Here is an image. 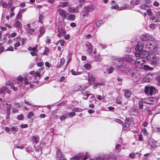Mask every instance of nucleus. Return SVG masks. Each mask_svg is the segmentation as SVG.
Instances as JSON below:
<instances>
[{
	"label": "nucleus",
	"instance_id": "nucleus-1",
	"mask_svg": "<svg viewBox=\"0 0 160 160\" xmlns=\"http://www.w3.org/2000/svg\"><path fill=\"white\" fill-rule=\"evenodd\" d=\"M144 47V44L142 43H138L135 48L136 51L135 55L136 57L141 58H146V59L148 60V56H149L148 52L142 50Z\"/></svg>",
	"mask_w": 160,
	"mask_h": 160
},
{
	"label": "nucleus",
	"instance_id": "nucleus-2",
	"mask_svg": "<svg viewBox=\"0 0 160 160\" xmlns=\"http://www.w3.org/2000/svg\"><path fill=\"white\" fill-rule=\"evenodd\" d=\"M135 101L138 102L139 108L140 109L143 108V103H147L149 104H155L158 102V100L156 98L151 97L146 98L142 101L141 99L136 98L134 100Z\"/></svg>",
	"mask_w": 160,
	"mask_h": 160
},
{
	"label": "nucleus",
	"instance_id": "nucleus-3",
	"mask_svg": "<svg viewBox=\"0 0 160 160\" xmlns=\"http://www.w3.org/2000/svg\"><path fill=\"white\" fill-rule=\"evenodd\" d=\"M145 47L151 52H154L157 50V45H156L155 41L154 40L153 38L147 42Z\"/></svg>",
	"mask_w": 160,
	"mask_h": 160
},
{
	"label": "nucleus",
	"instance_id": "nucleus-4",
	"mask_svg": "<svg viewBox=\"0 0 160 160\" xmlns=\"http://www.w3.org/2000/svg\"><path fill=\"white\" fill-rule=\"evenodd\" d=\"M157 92L156 89L153 86H147L145 87L144 92L148 95H152Z\"/></svg>",
	"mask_w": 160,
	"mask_h": 160
},
{
	"label": "nucleus",
	"instance_id": "nucleus-5",
	"mask_svg": "<svg viewBox=\"0 0 160 160\" xmlns=\"http://www.w3.org/2000/svg\"><path fill=\"white\" fill-rule=\"evenodd\" d=\"M55 31L56 32L58 33L57 36L59 38L64 36L66 33V30L64 28H61L60 29L58 26L56 27Z\"/></svg>",
	"mask_w": 160,
	"mask_h": 160
},
{
	"label": "nucleus",
	"instance_id": "nucleus-6",
	"mask_svg": "<svg viewBox=\"0 0 160 160\" xmlns=\"http://www.w3.org/2000/svg\"><path fill=\"white\" fill-rule=\"evenodd\" d=\"M87 159V156H84L83 153H79L74 156L71 158V160H85Z\"/></svg>",
	"mask_w": 160,
	"mask_h": 160
},
{
	"label": "nucleus",
	"instance_id": "nucleus-7",
	"mask_svg": "<svg viewBox=\"0 0 160 160\" xmlns=\"http://www.w3.org/2000/svg\"><path fill=\"white\" fill-rule=\"evenodd\" d=\"M123 60L131 63H134L135 59H134V57L132 55H126L122 58Z\"/></svg>",
	"mask_w": 160,
	"mask_h": 160
},
{
	"label": "nucleus",
	"instance_id": "nucleus-8",
	"mask_svg": "<svg viewBox=\"0 0 160 160\" xmlns=\"http://www.w3.org/2000/svg\"><path fill=\"white\" fill-rule=\"evenodd\" d=\"M141 59H138L136 60H135V66L136 67L142 68L145 60L143 59L144 58H141Z\"/></svg>",
	"mask_w": 160,
	"mask_h": 160
},
{
	"label": "nucleus",
	"instance_id": "nucleus-9",
	"mask_svg": "<svg viewBox=\"0 0 160 160\" xmlns=\"http://www.w3.org/2000/svg\"><path fill=\"white\" fill-rule=\"evenodd\" d=\"M152 37L148 33L142 34L140 37V40L142 41H149L152 39Z\"/></svg>",
	"mask_w": 160,
	"mask_h": 160
},
{
	"label": "nucleus",
	"instance_id": "nucleus-10",
	"mask_svg": "<svg viewBox=\"0 0 160 160\" xmlns=\"http://www.w3.org/2000/svg\"><path fill=\"white\" fill-rule=\"evenodd\" d=\"M122 71L125 73H129V75L131 76H133L136 73L137 70L135 69H133L132 70H130V68L128 67H126L125 69L122 70Z\"/></svg>",
	"mask_w": 160,
	"mask_h": 160
},
{
	"label": "nucleus",
	"instance_id": "nucleus-11",
	"mask_svg": "<svg viewBox=\"0 0 160 160\" xmlns=\"http://www.w3.org/2000/svg\"><path fill=\"white\" fill-rule=\"evenodd\" d=\"M57 11L59 12L61 17H62V19L66 18L68 17V15L69 14L68 13H66L65 11L61 8H58Z\"/></svg>",
	"mask_w": 160,
	"mask_h": 160
},
{
	"label": "nucleus",
	"instance_id": "nucleus-12",
	"mask_svg": "<svg viewBox=\"0 0 160 160\" xmlns=\"http://www.w3.org/2000/svg\"><path fill=\"white\" fill-rule=\"evenodd\" d=\"M159 57L158 56L152 54L150 55V58L148 60L154 64H156L157 63V61L159 60Z\"/></svg>",
	"mask_w": 160,
	"mask_h": 160
},
{
	"label": "nucleus",
	"instance_id": "nucleus-13",
	"mask_svg": "<svg viewBox=\"0 0 160 160\" xmlns=\"http://www.w3.org/2000/svg\"><path fill=\"white\" fill-rule=\"evenodd\" d=\"M115 61V62H118V66H117V68H120L121 67H123V69H125V67H127V66H123V65L124 64V61L123 60H122L121 59H116L114 60Z\"/></svg>",
	"mask_w": 160,
	"mask_h": 160
},
{
	"label": "nucleus",
	"instance_id": "nucleus-14",
	"mask_svg": "<svg viewBox=\"0 0 160 160\" xmlns=\"http://www.w3.org/2000/svg\"><path fill=\"white\" fill-rule=\"evenodd\" d=\"M156 142L153 139L150 138L148 140V144L151 148H153L156 146Z\"/></svg>",
	"mask_w": 160,
	"mask_h": 160
},
{
	"label": "nucleus",
	"instance_id": "nucleus-15",
	"mask_svg": "<svg viewBox=\"0 0 160 160\" xmlns=\"http://www.w3.org/2000/svg\"><path fill=\"white\" fill-rule=\"evenodd\" d=\"M38 32L39 33L38 36V38H41L45 32V29L44 27L42 26L39 29Z\"/></svg>",
	"mask_w": 160,
	"mask_h": 160
},
{
	"label": "nucleus",
	"instance_id": "nucleus-16",
	"mask_svg": "<svg viewBox=\"0 0 160 160\" xmlns=\"http://www.w3.org/2000/svg\"><path fill=\"white\" fill-rule=\"evenodd\" d=\"M153 78V74L152 73H149L145 77V81L147 82H150Z\"/></svg>",
	"mask_w": 160,
	"mask_h": 160
},
{
	"label": "nucleus",
	"instance_id": "nucleus-17",
	"mask_svg": "<svg viewBox=\"0 0 160 160\" xmlns=\"http://www.w3.org/2000/svg\"><path fill=\"white\" fill-rule=\"evenodd\" d=\"M79 8V7L78 5L76 7H69L68 9L70 12L77 13L78 12Z\"/></svg>",
	"mask_w": 160,
	"mask_h": 160
},
{
	"label": "nucleus",
	"instance_id": "nucleus-18",
	"mask_svg": "<svg viewBox=\"0 0 160 160\" xmlns=\"http://www.w3.org/2000/svg\"><path fill=\"white\" fill-rule=\"evenodd\" d=\"M27 33L29 35H33V33L35 32V29L31 28L30 26V24H28L27 25Z\"/></svg>",
	"mask_w": 160,
	"mask_h": 160
},
{
	"label": "nucleus",
	"instance_id": "nucleus-19",
	"mask_svg": "<svg viewBox=\"0 0 160 160\" xmlns=\"http://www.w3.org/2000/svg\"><path fill=\"white\" fill-rule=\"evenodd\" d=\"M92 10V7L91 6H87L84 8L83 12L84 13L88 14V12Z\"/></svg>",
	"mask_w": 160,
	"mask_h": 160
},
{
	"label": "nucleus",
	"instance_id": "nucleus-20",
	"mask_svg": "<svg viewBox=\"0 0 160 160\" xmlns=\"http://www.w3.org/2000/svg\"><path fill=\"white\" fill-rule=\"evenodd\" d=\"M124 96L127 98H129L131 96V92L128 90H124Z\"/></svg>",
	"mask_w": 160,
	"mask_h": 160
},
{
	"label": "nucleus",
	"instance_id": "nucleus-21",
	"mask_svg": "<svg viewBox=\"0 0 160 160\" xmlns=\"http://www.w3.org/2000/svg\"><path fill=\"white\" fill-rule=\"evenodd\" d=\"M88 82L91 83H92L95 81V78L89 73L88 74Z\"/></svg>",
	"mask_w": 160,
	"mask_h": 160
},
{
	"label": "nucleus",
	"instance_id": "nucleus-22",
	"mask_svg": "<svg viewBox=\"0 0 160 160\" xmlns=\"http://www.w3.org/2000/svg\"><path fill=\"white\" fill-rule=\"evenodd\" d=\"M103 58L100 55L98 54V55H96L94 58V61L98 62H100L102 60V59Z\"/></svg>",
	"mask_w": 160,
	"mask_h": 160
},
{
	"label": "nucleus",
	"instance_id": "nucleus-23",
	"mask_svg": "<svg viewBox=\"0 0 160 160\" xmlns=\"http://www.w3.org/2000/svg\"><path fill=\"white\" fill-rule=\"evenodd\" d=\"M14 25L15 27L17 28H22V24L21 23L18 21H16L15 22Z\"/></svg>",
	"mask_w": 160,
	"mask_h": 160
},
{
	"label": "nucleus",
	"instance_id": "nucleus-24",
	"mask_svg": "<svg viewBox=\"0 0 160 160\" xmlns=\"http://www.w3.org/2000/svg\"><path fill=\"white\" fill-rule=\"evenodd\" d=\"M32 141L34 143H37L38 142L39 137L37 135L32 136Z\"/></svg>",
	"mask_w": 160,
	"mask_h": 160
},
{
	"label": "nucleus",
	"instance_id": "nucleus-25",
	"mask_svg": "<svg viewBox=\"0 0 160 160\" xmlns=\"http://www.w3.org/2000/svg\"><path fill=\"white\" fill-rule=\"evenodd\" d=\"M66 18L69 21H73L75 20V15L70 14Z\"/></svg>",
	"mask_w": 160,
	"mask_h": 160
},
{
	"label": "nucleus",
	"instance_id": "nucleus-26",
	"mask_svg": "<svg viewBox=\"0 0 160 160\" xmlns=\"http://www.w3.org/2000/svg\"><path fill=\"white\" fill-rule=\"evenodd\" d=\"M1 6L2 7L4 8H7L8 6V4L5 1H0V6Z\"/></svg>",
	"mask_w": 160,
	"mask_h": 160
},
{
	"label": "nucleus",
	"instance_id": "nucleus-27",
	"mask_svg": "<svg viewBox=\"0 0 160 160\" xmlns=\"http://www.w3.org/2000/svg\"><path fill=\"white\" fill-rule=\"evenodd\" d=\"M86 46L88 48V51L91 52L92 50V47L89 42H88L86 43Z\"/></svg>",
	"mask_w": 160,
	"mask_h": 160
},
{
	"label": "nucleus",
	"instance_id": "nucleus-28",
	"mask_svg": "<svg viewBox=\"0 0 160 160\" xmlns=\"http://www.w3.org/2000/svg\"><path fill=\"white\" fill-rule=\"evenodd\" d=\"M62 156L61 152L59 150H57V158L58 160H59L60 158H62Z\"/></svg>",
	"mask_w": 160,
	"mask_h": 160
},
{
	"label": "nucleus",
	"instance_id": "nucleus-29",
	"mask_svg": "<svg viewBox=\"0 0 160 160\" xmlns=\"http://www.w3.org/2000/svg\"><path fill=\"white\" fill-rule=\"evenodd\" d=\"M144 69L146 70H152L153 68L151 67L148 65H145L143 66Z\"/></svg>",
	"mask_w": 160,
	"mask_h": 160
},
{
	"label": "nucleus",
	"instance_id": "nucleus-30",
	"mask_svg": "<svg viewBox=\"0 0 160 160\" xmlns=\"http://www.w3.org/2000/svg\"><path fill=\"white\" fill-rule=\"evenodd\" d=\"M7 89L5 86L2 87L0 88V94H3Z\"/></svg>",
	"mask_w": 160,
	"mask_h": 160
},
{
	"label": "nucleus",
	"instance_id": "nucleus-31",
	"mask_svg": "<svg viewBox=\"0 0 160 160\" xmlns=\"http://www.w3.org/2000/svg\"><path fill=\"white\" fill-rule=\"evenodd\" d=\"M28 50L29 51H32V52H38V49H36L34 47L32 48L31 47H29L28 48Z\"/></svg>",
	"mask_w": 160,
	"mask_h": 160
},
{
	"label": "nucleus",
	"instance_id": "nucleus-32",
	"mask_svg": "<svg viewBox=\"0 0 160 160\" xmlns=\"http://www.w3.org/2000/svg\"><path fill=\"white\" fill-rule=\"evenodd\" d=\"M22 13L19 12L18 14L17 15L16 19L18 20H22Z\"/></svg>",
	"mask_w": 160,
	"mask_h": 160
},
{
	"label": "nucleus",
	"instance_id": "nucleus-33",
	"mask_svg": "<svg viewBox=\"0 0 160 160\" xmlns=\"http://www.w3.org/2000/svg\"><path fill=\"white\" fill-rule=\"evenodd\" d=\"M44 18V16L43 15H42L41 14H40L39 17L38 21V22L40 23H42V21L43 20V19Z\"/></svg>",
	"mask_w": 160,
	"mask_h": 160
},
{
	"label": "nucleus",
	"instance_id": "nucleus-34",
	"mask_svg": "<svg viewBox=\"0 0 160 160\" xmlns=\"http://www.w3.org/2000/svg\"><path fill=\"white\" fill-rule=\"evenodd\" d=\"M82 94H83L84 96H85L86 97V98H83L84 99H86L89 96V94L88 93V91L82 92Z\"/></svg>",
	"mask_w": 160,
	"mask_h": 160
},
{
	"label": "nucleus",
	"instance_id": "nucleus-35",
	"mask_svg": "<svg viewBox=\"0 0 160 160\" xmlns=\"http://www.w3.org/2000/svg\"><path fill=\"white\" fill-rule=\"evenodd\" d=\"M69 4V3L68 2H61L60 3V5L62 7L68 6Z\"/></svg>",
	"mask_w": 160,
	"mask_h": 160
},
{
	"label": "nucleus",
	"instance_id": "nucleus-36",
	"mask_svg": "<svg viewBox=\"0 0 160 160\" xmlns=\"http://www.w3.org/2000/svg\"><path fill=\"white\" fill-rule=\"evenodd\" d=\"M71 72L72 75H79L81 74L80 72L75 71L73 69L71 70Z\"/></svg>",
	"mask_w": 160,
	"mask_h": 160
},
{
	"label": "nucleus",
	"instance_id": "nucleus-37",
	"mask_svg": "<svg viewBox=\"0 0 160 160\" xmlns=\"http://www.w3.org/2000/svg\"><path fill=\"white\" fill-rule=\"evenodd\" d=\"M121 99V97L119 96L116 99V102L119 104H121L122 102L120 100Z\"/></svg>",
	"mask_w": 160,
	"mask_h": 160
},
{
	"label": "nucleus",
	"instance_id": "nucleus-38",
	"mask_svg": "<svg viewBox=\"0 0 160 160\" xmlns=\"http://www.w3.org/2000/svg\"><path fill=\"white\" fill-rule=\"evenodd\" d=\"M84 67L86 69L89 70L91 68V65L89 63H87L84 65Z\"/></svg>",
	"mask_w": 160,
	"mask_h": 160
},
{
	"label": "nucleus",
	"instance_id": "nucleus-39",
	"mask_svg": "<svg viewBox=\"0 0 160 160\" xmlns=\"http://www.w3.org/2000/svg\"><path fill=\"white\" fill-rule=\"evenodd\" d=\"M49 51V49L47 47H46L43 52V54L44 55H47Z\"/></svg>",
	"mask_w": 160,
	"mask_h": 160
},
{
	"label": "nucleus",
	"instance_id": "nucleus-40",
	"mask_svg": "<svg viewBox=\"0 0 160 160\" xmlns=\"http://www.w3.org/2000/svg\"><path fill=\"white\" fill-rule=\"evenodd\" d=\"M85 0H79L78 2L80 4L78 5V6L81 7L85 2Z\"/></svg>",
	"mask_w": 160,
	"mask_h": 160
},
{
	"label": "nucleus",
	"instance_id": "nucleus-41",
	"mask_svg": "<svg viewBox=\"0 0 160 160\" xmlns=\"http://www.w3.org/2000/svg\"><path fill=\"white\" fill-rule=\"evenodd\" d=\"M114 70V68L112 67H110L107 69V71L108 72V73L110 74L112 73Z\"/></svg>",
	"mask_w": 160,
	"mask_h": 160
},
{
	"label": "nucleus",
	"instance_id": "nucleus-42",
	"mask_svg": "<svg viewBox=\"0 0 160 160\" xmlns=\"http://www.w3.org/2000/svg\"><path fill=\"white\" fill-rule=\"evenodd\" d=\"M23 116L22 114H21L18 115L17 117V118L19 120H22L23 119Z\"/></svg>",
	"mask_w": 160,
	"mask_h": 160
},
{
	"label": "nucleus",
	"instance_id": "nucleus-43",
	"mask_svg": "<svg viewBox=\"0 0 160 160\" xmlns=\"http://www.w3.org/2000/svg\"><path fill=\"white\" fill-rule=\"evenodd\" d=\"M34 115V114L32 112H29L28 115H27V118H28L30 119Z\"/></svg>",
	"mask_w": 160,
	"mask_h": 160
},
{
	"label": "nucleus",
	"instance_id": "nucleus-44",
	"mask_svg": "<svg viewBox=\"0 0 160 160\" xmlns=\"http://www.w3.org/2000/svg\"><path fill=\"white\" fill-rule=\"evenodd\" d=\"M141 2V0H133L132 2L134 4L137 5L139 4Z\"/></svg>",
	"mask_w": 160,
	"mask_h": 160
},
{
	"label": "nucleus",
	"instance_id": "nucleus-45",
	"mask_svg": "<svg viewBox=\"0 0 160 160\" xmlns=\"http://www.w3.org/2000/svg\"><path fill=\"white\" fill-rule=\"evenodd\" d=\"M150 19L152 20V22H157V20L156 19V18L155 16H152L150 18Z\"/></svg>",
	"mask_w": 160,
	"mask_h": 160
},
{
	"label": "nucleus",
	"instance_id": "nucleus-46",
	"mask_svg": "<svg viewBox=\"0 0 160 160\" xmlns=\"http://www.w3.org/2000/svg\"><path fill=\"white\" fill-rule=\"evenodd\" d=\"M11 131L13 132H16L18 131V129L17 128V126H15L12 127L11 129Z\"/></svg>",
	"mask_w": 160,
	"mask_h": 160
},
{
	"label": "nucleus",
	"instance_id": "nucleus-47",
	"mask_svg": "<svg viewBox=\"0 0 160 160\" xmlns=\"http://www.w3.org/2000/svg\"><path fill=\"white\" fill-rule=\"evenodd\" d=\"M64 36V39L66 40H68L70 38V36L69 34H65Z\"/></svg>",
	"mask_w": 160,
	"mask_h": 160
},
{
	"label": "nucleus",
	"instance_id": "nucleus-48",
	"mask_svg": "<svg viewBox=\"0 0 160 160\" xmlns=\"http://www.w3.org/2000/svg\"><path fill=\"white\" fill-rule=\"evenodd\" d=\"M67 115L68 114L62 115L60 117V119L61 120H64L67 118Z\"/></svg>",
	"mask_w": 160,
	"mask_h": 160
},
{
	"label": "nucleus",
	"instance_id": "nucleus-49",
	"mask_svg": "<svg viewBox=\"0 0 160 160\" xmlns=\"http://www.w3.org/2000/svg\"><path fill=\"white\" fill-rule=\"evenodd\" d=\"M150 28L152 29H154L156 28L155 24L154 23H151L149 25Z\"/></svg>",
	"mask_w": 160,
	"mask_h": 160
},
{
	"label": "nucleus",
	"instance_id": "nucleus-50",
	"mask_svg": "<svg viewBox=\"0 0 160 160\" xmlns=\"http://www.w3.org/2000/svg\"><path fill=\"white\" fill-rule=\"evenodd\" d=\"M20 43L19 42H17L14 44V49H17V48L18 47L20 46Z\"/></svg>",
	"mask_w": 160,
	"mask_h": 160
},
{
	"label": "nucleus",
	"instance_id": "nucleus-51",
	"mask_svg": "<svg viewBox=\"0 0 160 160\" xmlns=\"http://www.w3.org/2000/svg\"><path fill=\"white\" fill-rule=\"evenodd\" d=\"M129 157L132 159H134L135 158V154L133 153H131L129 155Z\"/></svg>",
	"mask_w": 160,
	"mask_h": 160
},
{
	"label": "nucleus",
	"instance_id": "nucleus-52",
	"mask_svg": "<svg viewBox=\"0 0 160 160\" xmlns=\"http://www.w3.org/2000/svg\"><path fill=\"white\" fill-rule=\"evenodd\" d=\"M115 122L119 123H120L122 125H123V122H122L121 120L118 119H115Z\"/></svg>",
	"mask_w": 160,
	"mask_h": 160
},
{
	"label": "nucleus",
	"instance_id": "nucleus-53",
	"mask_svg": "<svg viewBox=\"0 0 160 160\" xmlns=\"http://www.w3.org/2000/svg\"><path fill=\"white\" fill-rule=\"evenodd\" d=\"M58 42H59L60 43V45L62 46H63L65 44L64 41L62 39L59 40Z\"/></svg>",
	"mask_w": 160,
	"mask_h": 160
},
{
	"label": "nucleus",
	"instance_id": "nucleus-54",
	"mask_svg": "<svg viewBox=\"0 0 160 160\" xmlns=\"http://www.w3.org/2000/svg\"><path fill=\"white\" fill-rule=\"evenodd\" d=\"M75 115V113L74 112H72L68 113V115L69 117H72Z\"/></svg>",
	"mask_w": 160,
	"mask_h": 160
},
{
	"label": "nucleus",
	"instance_id": "nucleus-55",
	"mask_svg": "<svg viewBox=\"0 0 160 160\" xmlns=\"http://www.w3.org/2000/svg\"><path fill=\"white\" fill-rule=\"evenodd\" d=\"M147 13L148 15L149 16H151L152 15V13L150 9H148L147 11Z\"/></svg>",
	"mask_w": 160,
	"mask_h": 160
},
{
	"label": "nucleus",
	"instance_id": "nucleus-56",
	"mask_svg": "<svg viewBox=\"0 0 160 160\" xmlns=\"http://www.w3.org/2000/svg\"><path fill=\"white\" fill-rule=\"evenodd\" d=\"M85 90V88H84V87L83 86H80V88H78V91H84Z\"/></svg>",
	"mask_w": 160,
	"mask_h": 160
},
{
	"label": "nucleus",
	"instance_id": "nucleus-57",
	"mask_svg": "<svg viewBox=\"0 0 160 160\" xmlns=\"http://www.w3.org/2000/svg\"><path fill=\"white\" fill-rule=\"evenodd\" d=\"M43 65V62H38L37 63V65L38 67H42Z\"/></svg>",
	"mask_w": 160,
	"mask_h": 160
},
{
	"label": "nucleus",
	"instance_id": "nucleus-58",
	"mask_svg": "<svg viewBox=\"0 0 160 160\" xmlns=\"http://www.w3.org/2000/svg\"><path fill=\"white\" fill-rule=\"evenodd\" d=\"M123 126V130H127L128 129V125H127L126 124H125L124 125L123 124V125H122Z\"/></svg>",
	"mask_w": 160,
	"mask_h": 160
},
{
	"label": "nucleus",
	"instance_id": "nucleus-59",
	"mask_svg": "<svg viewBox=\"0 0 160 160\" xmlns=\"http://www.w3.org/2000/svg\"><path fill=\"white\" fill-rule=\"evenodd\" d=\"M142 131L143 134L145 135H147L148 134V133L147 129L145 128L142 129Z\"/></svg>",
	"mask_w": 160,
	"mask_h": 160
},
{
	"label": "nucleus",
	"instance_id": "nucleus-60",
	"mask_svg": "<svg viewBox=\"0 0 160 160\" xmlns=\"http://www.w3.org/2000/svg\"><path fill=\"white\" fill-rule=\"evenodd\" d=\"M121 146L119 144H117L116 146V149L118 150H120L121 149Z\"/></svg>",
	"mask_w": 160,
	"mask_h": 160
},
{
	"label": "nucleus",
	"instance_id": "nucleus-61",
	"mask_svg": "<svg viewBox=\"0 0 160 160\" xmlns=\"http://www.w3.org/2000/svg\"><path fill=\"white\" fill-rule=\"evenodd\" d=\"M156 80L158 82L157 83L158 85H160V75L157 78Z\"/></svg>",
	"mask_w": 160,
	"mask_h": 160
},
{
	"label": "nucleus",
	"instance_id": "nucleus-62",
	"mask_svg": "<svg viewBox=\"0 0 160 160\" xmlns=\"http://www.w3.org/2000/svg\"><path fill=\"white\" fill-rule=\"evenodd\" d=\"M11 88L13 89L14 91H16L18 90V88L17 87H15L14 85H12Z\"/></svg>",
	"mask_w": 160,
	"mask_h": 160
},
{
	"label": "nucleus",
	"instance_id": "nucleus-63",
	"mask_svg": "<svg viewBox=\"0 0 160 160\" xmlns=\"http://www.w3.org/2000/svg\"><path fill=\"white\" fill-rule=\"evenodd\" d=\"M148 7V5L147 4H144L143 5H142L141 7V8L142 9H146L145 8H146L147 7Z\"/></svg>",
	"mask_w": 160,
	"mask_h": 160
},
{
	"label": "nucleus",
	"instance_id": "nucleus-64",
	"mask_svg": "<svg viewBox=\"0 0 160 160\" xmlns=\"http://www.w3.org/2000/svg\"><path fill=\"white\" fill-rule=\"evenodd\" d=\"M37 52H30V53L31 55L33 56H38V54L37 53Z\"/></svg>",
	"mask_w": 160,
	"mask_h": 160
}]
</instances>
